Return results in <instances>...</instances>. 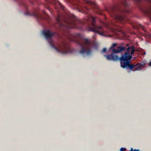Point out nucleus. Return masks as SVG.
I'll return each instance as SVG.
<instances>
[{"mask_svg":"<svg viewBox=\"0 0 151 151\" xmlns=\"http://www.w3.org/2000/svg\"><path fill=\"white\" fill-rule=\"evenodd\" d=\"M123 5L125 6H129L127 2H125L123 3Z\"/></svg>","mask_w":151,"mask_h":151,"instance_id":"nucleus-17","label":"nucleus"},{"mask_svg":"<svg viewBox=\"0 0 151 151\" xmlns=\"http://www.w3.org/2000/svg\"><path fill=\"white\" fill-rule=\"evenodd\" d=\"M95 35H96V34H95L94 35H93V38H94L95 36Z\"/></svg>","mask_w":151,"mask_h":151,"instance_id":"nucleus-22","label":"nucleus"},{"mask_svg":"<svg viewBox=\"0 0 151 151\" xmlns=\"http://www.w3.org/2000/svg\"><path fill=\"white\" fill-rule=\"evenodd\" d=\"M48 42L51 46L59 53L64 54L71 52L69 46L65 42H63L62 45L59 46V48L54 45L53 43L51 40H49Z\"/></svg>","mask_w":151,"mask_h":151,"instance_id":"nucleus-7","label":"nucleus"},{"mask_svg":"<svg viewBox=\"0 0 151 151\" xmlns=\"http://www.w3.org/2000/svg\"><path fill=\"white\" fill-rule=\"evenodd\" d=\"M25 15L28 16H34L35 17L37 18H38V16L35 13H30L28 12H27L24 13Z\"/></svg>","mask_w":151,"mask_h":151,"instance_id":"nucleus-12","label":"nucleus"},{"mask_svg":"<svg viewBox=\"0 0 151 151\" xmlns=\"http://www.w3.org/2000/svg\"><path fill=\"white\" fill-rule=\"evenodd\" d=\"M133 64L134 65V64ZM137 64V65L134 66V67L132 68V70H132L135 71L139 70V69L140 68V67L144 66V65L145 64H143L140 63L139 64V63H137L135 65ZM134 65L135 64H134Z\"/></svg>","mask_w":151,"mask_h":151,"instance_id":"nucleus-11","label":"nucleus"},{"mask_svg":"<svg viewBox=\"0 0 151 151\" xmlns=\"http://www.w3.org/2000/svg\"><path fill=\"white\" fill-rule=\"evenodd\" d=\"M123 43L121 44L120 46L117 47V49L115 48V47L117 46V43H113L111 47L108 50L107 53L111 52L110 54L105 55L104 56L108 60H112L114 61H117L119 60L120 62L121 66L122 68V64L124 61H121V57H119L117 55V54L122 53L123 51H125L126 49V47L121 46L123 45Z\"/></svg>","mask_w":151,"mask_h":151,"instance_id":"nucleus-2","label":"nucleus"},{"mask_svg":"<svg viewBox=\"0 0 151 151\" xmlns=\"http://www.w3.org/2000/svg\"><path fill=\"white\" fill-rule=\"evenodd\" d=\"M97 13L99 14H102V13L100 12H98Z\"/></svg>","mask_w":151,"mask_h":151,"instance_id":"nucleus-18","label":"nucleus"},{"mask_svg":"<svg viewBox=\"0 0 151 151\" xmlns=\"http://www.w3.org/2000/svg\"><path fill=\"white\" fill-rule=\"evenodd\" d=\"M86 23L88 25L89 23H91L93 27L90 28V31L96 32L100 35H104V31L102 27L95 24L96 23V19L94 17L90 15Z\"/></svg>","mask_w":151,"mask_h":151,"instance_id":"nucleus-5","label":"nucleus"},{"mask_svg":"<svg viewBox=\"0 0 151 151\" xmlns=\"http://www.w3.org/2000/svg\"><path fill=\"white\" fill-rule=\"evenodd\" d=\"M108 11L111 16H113L116 21L122 24H124L126 21L125 16L123 13L129 12L127 9L122 10L116 6L110 8Z\"/></svg>","mask_w":151,"mask_h":151,"instance_id":"nucleus-4","label":"nucleus"},{"mask_svg":"<svg viewBox=\"0 0 151 151\" xmlns=\"http://www.w3.org/2000/svg\"><path fill=\"white\" fill-rule=\"evenodd\" d=\"M129 151H139V150L137 149H134L133 150V148H131V150Z\"/></svg>","mask_w":151,"mask_h":151,"instance_id":"nucleus-16","label":"nucleus"},{"mask_svg":"<svg viewBox=\"0 0 151 151\" xmlns=\"http://www.w3.org/2000/svg\"><path fill=\"white\" fill-rule=\"evenodd\" d=\"M106 48H104L101 51V52L102 53H103V52H106Z\"/></svg>","mask_w":151,"mask_h":151,"instance_id":"nucleus-15","label":"nucleus"},{"mask_svg":"<svg viewBox=\"0 0 151 151\" xmlns=\"http://www.w3.org/2000/svg\"><path fill=\"white\" fill-rule=\"evenodd\" d=\"M149 65H150V66H151V62H150V64H149Z\"/></svg>","mask_w":151,"mask_h":151,"instance_id":"nucleus-20","label":"nucleus"},{"mask_svg":"<svg viewBox=\"0 0 151 151\" xmlns=\"http://www.w3.org/2000/svg\"><path fill=\"white\" fill-rule=\"evenodd\" d=\"M77 43L81 47V50L79 52L83 57L90 55L93 52L91 49L92 43L88 39L84 38L77 41Z\"/></svg>","mask_w":151,"mask_h":151,"instance_id":"nucleus-3","label":"nucleus"},{"mask_svg":"<svg viewBox=\"0 0 151 151\" xmlns=\"http://www.w3.org/2000/svg\"><path fill=\"white\" fill-rule=\"evenodd\" d=\"M42 33L47 39L51 38L54 35L53 32L51 33L49 30H44L42 32Z\"/></svg>","mask_w":151,"mask_h":151,"instance_id":"nucleus-8","label":"nucleus"},{"mask_svg":"<svg viewBox=\"0 0 151 151\" xmlns=\"http://www.w3.org/2000/svg\"><path fill=\"white\" fill-rule=\"evenodd\" d=\"M31 3L32 4H33V2L32 1H31Z\"/></svg>","mask_w":151,"mask_h":151,"instance_id":"nucleus-21","label":"nucleus"},{"mask_svg":"<svg viewBox=\"0 0 151 151\" xmlns=\"http://www.w3.org/2000/svg\"><path fill=\"white\" fill-rule=\"evenodd\" d=\"M91 11L92 10L90 9L86 6H83L82 8V10L79 11L80 12H82L88 14L91 13Z\"/></svg>","mask_w":151,"mask_h":151,"instance_id":"nucleus-10","label":"nucleus"},{"mask_svg":"<svg viewBox=\"0 0 151 151\" xmlns=\"http://www.w3.org/2000/svg\"><path fill=\"white\" fill-rule=\"evenodd\" d=\"M139 2H140L141 1V0H137Z\"/></svg>","mask_w":151,"mask_h":151,"instance_id":"nucleus-19","label":"nucleus"},{"mask_svg":"<svg viewBox=\"0 0 151 151\" xmlns=\"http://www.w3.org/2000/svg\"><path fill=\"white\" fill-rule=\"evenodd\" d=\"M70 40H71V41H73V39H70Z\"/></svg>","mask_w":151,"mask_h":151,"instance_id":"nucleus-23","label":"nucleus"},{"mask_svg":"<svg viewBox=\"0 0 151 151\" xmlns=\"http://www.w3.org/2000/svg\"><path fill=\"white\" fill-rule=\"evenodd\" d=\"M146 14L149 16L151 18V8L147 11L145 12Z\"/></svg>","mask_w":151,"mask_h":151,"instance_id":"nucleus-13","label":"nucleus"},{"mask_svg":"<svg viewBox=\"0 0 151 151\" xmlns=\"http://www.w3.org/2000/svg\"><path fill=\"white\" fill-rule=\"evenodd\" d=\"M54 3H56L58 2V4L60 6V7L62 8V9L64 10L63 6L61 4L58 0H53Z\"/></svg>","mask_w":151,"mask_h":151,"instance_id":"nucleus-14","label":"nucleus"},{"mask_svg":"<svg viewBox=\"0 0 151 151\" xmlns=\"http://www.w3.org/2000/svg\"><path fill=\"white\" fill-rule=\"evenodd\" d=\"M65 22L67 24L66 27L68 29H80L82 27V25L85 24L75 17L71 19L66 20Z\"/></svg>","mask_w":151,"mask_h":151,"instance_id":"nucleus-6","label":"nucleus"},{"mask_svg":"<svg viewBox=\"0 0 151 151\" xmlns=\"http://www.w3.org/2000/svg\"><path fill=\"white\" fill-rule=\"evenodd\" d=\"M129 46V44H127L126 45L125 50L126 51L125 52L124 54L122 55L120 59L121 61H124L122 64V68L132 70V68L134 66L137 65V64L134 65L133 64H130V60L132 58V56L134 54V52L136 51L137 49L133 46Z\"/></svg>","mask_w":151,"mask_h":151,"instance_id":"nucleus-1","label":"nucleus"},{"mask_svg":"<svg viewBox=\"0 0 151 151\" xmlns=\"http://www.w3.org/2000/svg\"><path fill=\"white\" fill-rule=\"evenodd\" d=\"M87 4L90 5L92 7L96 8L97 6L96 4L91 0H83Z\"/></svg>","mask_w":151,"mask_h":151,"instance_id":"nucleus-9","label":"nucleus"}]
</instances>
